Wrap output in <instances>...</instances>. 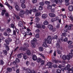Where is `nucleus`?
Returning a JSON list of instances; mask_svg holds the SVG:
<instances>
[{
	"mask_svg": "<svg viewBox=\"0 0 73 73\" xmlns=\"http://www.w3.org/2000/svg\"><path fill=\"white\" fill-rule=\"evenodd\" d=\"M0 63L1 65H3L4 64V62L3 61V60H0Z\"/></svg>",
	"mask_w": 73,
	"mask_h": 73,
	"instance_id": "obj_30",
	"label": "nucleus"
},
{
	"mask_svg": "<svg viewBox=\"0 0 73 73\" xmlns=\"http://www.w3.org/2000/svg\"><path fill=\"white\" fill-rule=\"evenodd\" d=\"M45 3L47 5H49V4H50V2H49V1H46L45 2Z\"/></svg>",
	"mask_w": 73,
	"mask_h": 73,
	"instance_id": "obj_37",
	"label": "nucleus"
},
{
	"mask_svg": "<svg viewBox=\"0 0 73 73\" xmlns=\"http://www.w3.org/2000/svg\"><path fill=\"white\" fill-rule=\"evenodd\" d=\"M21 6L23 8H26V6H25V5L24 3H22V4L21 5Z\"/></svg>",
	"mask_w": 73,
	"mask_h": 73,
	"instance_id": "obj_26",
	"label": "nucleus"
},
{
	"mask_svg": "<svg viewBox=\"0 0 73 73\" xmlns=\"http://www.w3.org/2000/svg\"><path fill=\"white\" fill-rule=\"evenodd\" d=\"M72 57H73V54L70 53H69L68 55L67 56V60H70V58H72Z\"/></svg>",
	"mask_w": 73,
	"mask_h": 73,
	"instance_id": "obj_4",
	"label": "nucleus"
},
{
	"mask_svg": "<svg viewBox=\"0 0 73 73\" xmlns=\"http://www.w3.org/2000/svg\"><path fill=\"white\" fill-rule=\"evenodd\" d=\"M32 11L33 12H35L36 11V7H33V9Z\"/></svg>",
	"mask_w": 73,
	"mask_h": 73,
	"instance_id": "obj_36",
	"label": "nucleus"
},
{
	"mask_svg": "<svg viewBox=\"0 0 73 73\" xmlns=\"http://www.w3.org/2000/svg\"><path fill=\"white\" fill-rule=\"evenodd\" d=\"M24 46L25 48L29 47V44L28 43H25L24 44Z\"/></svg>",
	"mask_w": 73,
	"mask_h": 73,
	"instance_id": "obj_27",
	"label": "nucleus"
},
{
	"mask_svg": "<svg viewBox=\"0 0 73 73\" xmlns=\"http://www.w3.org/2000/svg\"><path fill=\"white\" fill-rule=\"evenodd\" d=\"M48 27L50 31H52V29H53V26L50 25H49Z\"/></svg>",
	"mask_w": 73,
	"mask_h": 73,
	"instance_id": "obj_13",
	"label": "nucleus"
},
{
	"mask_svg": "<svg viewBox=\"0 0 73 73\" xmlns=\"http://www.w3.org/2000/svg\"><path fill=\"white\" fill-rule=\"evenodd\" d=\"M43 24L44 25H48V24H49V22L47 21H46L44 22Z\"/></svg>",
	"mask_w": 73,
	"mask_h": 73,
	"instance_id": "obj_28",
	"label": "nucleus"
},
{
	"mask_svg": "<svg viewBox=\"0 0 73 73\" xmlns=\"http://www.w3.org/2000/svg\"><path fill=\"white\" fill-rule=\"evenodd\" d=\"M32 9L30 10L29 11L28 10H26V14L27 15H28V14L30 13V14H31V12H32Z\"/></svg>",
	"mask_w": 73,
	"mask_h": 73,
	"instance_id": "obj_7",
	"label": "nucleus"
},
{
	"mask_svg": "<svg viewBox=\"0 0 73 73\" xmlns=\"http://www.w3.org/2000/svg\"><path fill=\"white\" fill-rule=\"evenodd\" d=\"M5 41L7 45H9V42L7 39H6L5 40Z\"/></svg>",
	"mask_w": 73,
	"mask_h": 73,
	"instance_id": "obj_25",
	"label": "nucleus"
},
{
	"mask_svg": "<svg viewBox=\"0 0 73 73\" xmlns=\"http://www.w3.org/2000/svg\"><path fill=\"white\" fill-rule=\"evenodd\" d=\"M36 27L37 28H41V26H40V25L39 24H37V23L36 24Z\"/></svg>",
	"mask_w": 73,
	"mask_h": 73,
	"instance_id": "obj_43",
	"label": "nucleus"
},
{
	"mask_svg": "<svg viewBox=\"0 0 73 73\" xmlns=\"http://www.w3.org/2000/svg\"><path fill=\"white\" fill-rule=\"evenodd\" d=\"M26 53H25L23 56V58L25 60H26L27 58V55H26Z\"/></svg>",
	"mask_w": 73,
	"mask_h": 73,
	"instance_id": "obj_17",
	"label": "nucleus"
},
{
	"mask_svg": "<svg viewBox=\"0 0 73 73\" xmlns=\"http://www.w3.org/2000/svg\"><path fill=\"white\" fill-rule=\"evenodd\" d=\"M70 20H73V16H72V15H71L70 16Z\"/></svg>",
	"mask_w": 73,
	"mask_h": 73,
	"instance_id": "obj_62",
	"label": "nucleus"
},
{
	"mask_svg": "<svg viewBox=\"0 0 73 73\" xmlns=\"http://www.w3.org/2000/svg\"><path fill=\"white\" fill-rule=\"evenodd\" d=\"M43 9V7L41 6H40L39 7V9L40 11H42Z\"/></svg>",
	"mask_w": 73,
	"mask_h": 73,
	"instance_id": "obj_45",
	"label": "nucleus"
},
{
	"mask_svg": "<svg viewBox=\"0 0 73 73\" xmlns=\"http://www.w3.org/2000/svg\"><path fill=\"white\" fill-rule=\"evenodd\" d=\"M19 27H23V23H22V22L20 21L19 22Z\"/></svg>",
	"mask_w": 73,
	"mask_h": 73,
	"instance_id": "obj_16",
	"label": "nucleus"
},
{
	"mask_svg": "<svg viewBox=\"0 0 73 73\" xmlns=\"http://www.w3.org/2000/svg\"><path fill=\"white\" fill-rule=\"evenodd\" d=\"M27 54L28 56H30L31 55V51L30 50H28L27 52Z\"/></svg>",
	"mask_w": 73,
	"mask_h": 73,
	"instance_id": "obj_34",
	"label": "nucleus"
},
{
	"mask_svg": "<svg viewBox=\"0 0 73 73\" xmlns=\"http://www.w3.org/2000/svg\"><path fill=\"white\" fill-rule=\"evenodd\" d=\"M73 43V42H72V41H69L68 42V44H69V45H70V44H72Z\"/></svg>",
	"mask_w": 73,
	"mask_h": 73,
	"instance_id": "obj_52",
	"label": "nucleus"
},
{
	"mask_svg": "<svg viewBox=\"0 0 73 73\" xmlns=\"http://www.w3.org/2000/svg\"><path fill=\"white\" fill-rule=\"evenodd\" d=\"M35 21L36 22H38L40 21V18L38 17H36L35 19Z\"/></svg>",
	"mask_w": 73,
	"mask_h": 73,
	"instance_id": "obj_21",
	"label": "nucleus"
},
{
	"mask_svg": "<svg viewBox=\"0 0 73 73\" xmlns=\"http://www.w3.org/2000/svg\"><path fill=\"white\" fill-rule=\"evenodd\" d=\"M57 73H61V70H57Z\"/></svg>",
	"mask_w": 73,
	"mask_h": 73,
	"instance_id": "obj_64",
	"label": "nucleus"
},
{
	"mask_svg": "<svg viewBox=\"0 0 73 73\" xmlns=\"http://www.w3.org/2000/svg\"><path fill=\"white\" fill-rule=\"evenodd\" d=\"M7 31L8 32L10 33L11 32V30L9 28H8L7 29Z\"/></svg>",
	"mask_w": 73,
	"mask_h": 73,
	"instance_id": "obj_48",
	"label": "nucleus"
},
{
	"mask_svg": "<svg viewBox=\"0 0 73 73\" xmlns=\"http://www.w3.org/2000/svg\"><path fill=\"white\" fill-rule=\"evenodd\" d=\"M64 42H67L68 41V38L66 37L65 38V39H64Z\"/></svg>",
	"mask_w": 73,
	"mask_h": 73,
	"instance_id": "obj_55",
	"label": "nucleus"
},
{
	"mask_svg": "<svg viewBox=\"0 0 73 73\" xmlns=\"http://www.w3.org/2000/svg\"><path fill=\"white\" fill-rule=\"evenodd\" d=\"M56 52L58 54H61V51L58 49H57Z\"/></svg>",
	"mask_w": 73,
	"mask_h": 73,
	"instance_id": "obj_31",
	"label": "nucleus"
},
{
	"mask_svg": "<svg viewBox=\"0 0 73 73\" xmlns=\"http://www.w3.org/2000/svg\"><path fill=\"white\" fill-rule=\"evenodd\" d=\"M16 61L17 62H20V60L18 58H16Z\"/></svg>",
	"mask_w": 73,
	"mask_h": 73,
	"instance_id": "obj_46",
	"label": "nucleus"
},
{
	"mask_svg": "<svg viewBox=\"0 0 73 73\" xmlns=\"http://www.w3.org/2000/svg\"><path fill=\"white\" fill-rule=\"evenodd\" d=\"M39 5L41 6H43L44 5V3L43 2H41L39 3Z\"/></svg>",
	"mask_w": 73,
	"mask_h": 73,
	"instance_id": "obj_38",
	"label": "nucleus"
},
{
	"mask_svg": "<svg viewBox=\"0 0 73 73\" xmlns=\"http://www.w3.org/2000/svg\"><path fill=\"white\" fill-rule=\"evenodd\" d=\"M66 66L68 67V69H70V67H71V66H70V64H68Z\"/></svg>",
	"mask_w": 73,
	"mask_h": 73,
	"instance_id": "obj_59",
	"label": "nucleus"
},
{
	"mask_svg": "<svg viewBox=\"0 0 73 73\" xmlns=\"http://www.w3.org/2000/svg\"><path fill=\"white\" fill-rule=\"evenodd\" d=\"M26 35H29V36H32V33H30L29 34V32H27L25 33Z\"/></svg>",
	"mask_w": 73,
	"mask_h": 73,
	"instance_id": "obj_22",
	"label": "nucleus"
},
{
	"mask_svg": "<svg viewBox=\"0 0 73 73\" xmlns=\"http://www.w3.org/2000/svg\"><path fill=\"white\" fill-rule=\"evenodd\" d=\"M44 62H45V61H44V60H42V61H41V65H42V66L43 65H44Z\"/></svg>",
	"mask_w": 73,
	"mask_h": 73,
	"instance_id": "obj_40",
	"label": "nucleus"
},
{
	"mask_svg": "<svg viewBox=\"0 0 73 73\" xmlns=\"http://www.w3.org/2000/svg\"><path fill=\"white\" fill-rule=\"evenodd\" d=\"M68 10L70 11H73V6L71 5L69 6L68 7Z\"/></svg>",
	"mask_w": 73,
	"mask_h": 73,
	"instance_id": "obj_8",
	"label": "nucleus"
},
{
	"mask_svg": "<svg viewBox=\"0 0 73 73\" xmlns=\"http://www.w3.org/2000/svg\"><path fill=\"white\" fill-rule=\"evenodd\" d=\"M3 52L5 54V55H7L8 53L7 52V51L6 50H3Z\"/></svg>",
	"mask_w": 73,
	"mask_h": 73,
	"instance_id": "obj_32",
	"label": "nucleus"
},
{
	"mask_svg": "<svg viewBox=\"0 0 73 73\" xmlns=\"http://www.w3.org/2000/svg\"><path fill=\"white\" fill-rule=\"evenodd\" d=\"M25 13V12L24 10H21L20 11V12L19 13L18 15L20 16H21L24 15Z\"/></svg>",
	"mask_w": 73,
	"mask_h": 73,
	"instance_id": "obj_3",
	"label": "nucleus"
},
{
	"mask_svg": "<svg viewBox=\"0 0 73 73\" xmlns=\"http://www.w3.org/2000/svg\"><path fill=\"white\" fill-rule=\"evenodd\" d=\"M45 41L43 42V45L44 47H48V45L46 44V42L47 41V43L48 44H51L52 42V39L51 36H48L47 39H45Z\"/></svg>",
	"mask_w": 73,
	"mask_h": 73,
	"instance_id": "obj_1",
	"label": "nucleus"
},
{
	"mask_svg": "<svg viewBox=\"0 0 73 73\" xmlns=\"http://www.w3.org/2000/svg\"><path fill=\"white\" fill-rule=\"evenodd\" d=\"M32 58L33 59L34 61H36V60H37V56L35 55H33Z\"/></svg>",
	"mask_w": 73,
	"mask_h": 73,
	"instance_id": "obj_9",
	"label": "nucleus"
},
{
	"mask_svg": "<svg viewBox=\"0 0 73 73\" xmlns=\"http://www.w3.org/2000/svg\"><path fill=\"white\" fill-rule=\"evenodd\" d=\"M62 35L64 37H66V34L65 33H62Z\"/></svg>",
	"mask_w": 73,
	"mask_h": 73,
	"instance_id": "obj_61",
	"label": "nucleus"
},
{
	"mask_svg": "<svg viewBox=\"0 0 73 73\" xmlns=\"http://www.w3.org/2000/svg\"><path fill=\"white\" fill-rule=\"evenodd\" d=\"M53 39H57V38H58V37H57V35H55L54 36V37H53Z\"/></svg>",
	"mask_w": 73,
	"mask_h": 73,
	"instance_id": "obj_57",
	"label": "nucleus"
},
{
	"mask_svg": "<svg viewBox=\"0 0 73 73\" xmlns=\"http://www.w3.org/2000/svg\"><path fill=\"white\" fill-rule=\"evenodd\" d=\"M70 71L73 72V67L69 69V72H70Z\"/></svg>",
	"mask_w": 73,
	"mask_h": 73,
	"instance_id": "obj_60",
	"label": "nucleus"
},
{
	"mask_svg": "<svg viewBox=\"0 0 73 73\" xmlns=\"http://www.w3.org/2000/svg\"><path fill=\"white\" fill-rule=\"evenodd\" d=\"M39 50L40 51V52H42V51H43V50H44V49L42 47H39Z\"/></svg>",
	"mask_w": 73,
	"mask_h": 73,
	"instance_id": "obj_39",
	"label": "nucleus"
},
{
	"mask_svg": "<svg viewBox=\"0 0 73 73\" xmlns=\"http://www.w3.org/2000/svg\"><path fill=\"white\" fill-rule=\"evenodd\" d=\"M32 2L33 4H35L37 3V0H32Z\"/></svg>",
	"mask_w": 73,
	"mask_h": 73,
	"instance_id": "obj_47",
	"label": "nucleus"
},
{
	"mask_svg": "<svg viewBox=\"0 0 73 73\" xmlns=\"http://www.w3.org/2000/svg\"><path fill=\"white\" fill-rule=\"evenodd\" d=\"M7 40H8L9 42H12V40L10 38H7Z\"/></svg>",
	"mask_w": 73,
	"mask_h": 73,
	"instance_id": "obj_53",
	"label": "nucleus"
},
{
	"mask_svg": "<svg viewBox=\"0 0 73 73\" xmlns=\"http://www.w3.org/2000/svg\"><path fill=\"white\" fill-rule=\"evenodd\" d=\"M16 11H20V7L18 5H16L15 7Z\"/></svg>",
	"mask_w": 73,
	"mask_h": 73,
	"instance_id": "obj_12",
	"label": "nucleus"
},
{
	"mask_svg": "<svg viewBox=\"0 0 73 73\" xmlns=\"http://www.w3.org/2000/svg\"><path fill=\"white\" fill-rule=\"evenodd\" d=\"M20 31L22 34H24L25 33V31L23 30L20 29Z\"/></svg>",
	"mask_w": 73,
	"mask_h": 73,
	"instance_id": "obj_42",
	"label": "nucleus"
},
{
	"mask_svg": "<svg viewBox=\"0 0 73 73\" xmlns=\"http://www.w3.org/2000/svg\"><path fill=\"white\" fill-rule=\"evenodd\" d=\"M6 12V10H2V12L1 13V15L2 16H4V14Z\"/></svg>",
	"mask_w": 73,
	"mask_h": 73,
	"instance_id": "obj_18",
	"label": "nucleus"
},
{
	"mask_svg": "<svg viewBox=\"0 0 73 73\" xmlns=\"http://www.w3.org/2000/svg\"><path fill=\"white\" fill-rule=\"evenodd\" d=\"M6 17H9V14L8 13H6L5 14Z\"/></svg>",
	"mask_w": 73,
	"mask_h": 73,
	"instance_id": "obj_51",
	"label": "nucleus"
},
{
	"mask_svg": "<svg viewBox=\"0 0 73 73\" xmlns=\"http://www.w3.org/2000/svg\"><path fill=\"white\" fill-rule=\"evenodd\" d=\"M52 63L51 62H49L48 63H47V65L48 66H50L48 67L49 68H52Z\"/></svg>",
	"mask_w": 73,
	"mask_h": 73,
	"instance_id": "obj_11",
	"label": "nucleus"
},
{
	"mask_svg": "<svg viewBox=\"0 0 73 73\" xmlns=\"http://www.w3.org/2000/svg\"><path fill=\"white\" fill-rule=\"evenodd\" d=\"M7 70H8V71H9V72H12V69L11 68H8Z\"/></svg>",
	"mask_w": 73,
	"mask_h": 73,
	"instance_id": "obj_33",
	"label": "nucleus"
},
{
	"mask_svg": "<svg viewBox=\"0 0 73 73\" xmlns=\"http://www.w3.org/2000/svg\"><path fill=\"white\" fill-rule=\"evenodd\" d=\"M41 59L40 58H39L37 60V62H40V61H41Z\"/></svg>",
	"mask_w": 73,
	"mask_h": 73,
	"instance_id": "obj_54",
	"label": "nucleus"
},
{
	"mask_svg": "<svg viewBox=\"0 0 73 73\" xmlns=\"http://www.w3.org/2000/svg\"><path fill=\"white\" fill-rule=\"evenodd\" d=\"M39 34H36L35 35V37H36V38H39Z\"/></svg>",
	"mask_w": 73,
	"mask_h": 73,
	"instance_id": "obj_49",
	"label": "nucleus"
},
{
	"mask_svg": "<svg viewBox=\"0 0 73 73\" xmlns=\"http://www.w3.org/2000/svg\"><path fill=\"white\" fill-rule=\"evenodd\" d=\"M6 49L7 51H9V47L8 45H7L6 44H5Z\"/></svg>",
	"mask_w": 73,
	"mask_h": 73,
	"instance_id": "obj_15",
	"label": "nucleus"
},
{
	"mask_svg": "<svg viewBox=\"0 0 73 73\" xmlns=\"http://www.w3.org/2000/svg\"><path fill=\"white\" fill-rule=\"evenodd\" d=\"M40 15H41V13L40 12L36 13L35 16L36 17H37L38 16H39Z\"/></svg>",
	"mask_w": 73,
	"mask_h": 73,
	"instance_id": "obj_24",
	"label": "nucleus"
},
{
	"mask_svg": "<svg viewBox=\"0 0 73 73\" xmlns=\"http://www.w3.org/2000/svg\"><path fill=\"white\" fill-rule=\"evenodd\" d=\"M52 8V6L50 5H48L47 7V9H51Z\"/></svg>",
	"mask_w": 73,
	"mask_h": 73,
	"instance_id": "obj_23",
	"label": "nucleus"
},
{
	"mask_svg": "<svg viewBox=\"0 0 73 73\" xmlns=\"http://www.w3.org/2000/svg\"><path fill=\"white\" fill-rule=\"evenodd\" d=\"M49 15L50 17H56V15L53 13H50L49 14Z\"/></svg>",
	"mask_w": 73,
	"mask_h": 73,
	"instance_id": "obj_6",
	"label": "nucleus"
},
{
	"mask_svg": "<svg viewBox=\"0 0 73 73\" xmlns=\"http://www.w3.org/2000/svg\"><path fill=\"white\" fill-rule=\"evenodd\" d=\"M31 46L32 48H35L36 47V44H35L34 41H33V40H31Z\"/></svg>",
	"mask_w": 73,
	"mask_h": 73,
	"instance_id": "obj_5",
	"label": "nucleus"
},
{
	"mask_svg": "<svg viewBox=\"0 0 73 73\" xmlns=\"http://www.w3.org/2000/svg\"><path fill=\"white\" fill-rule=\"evenodd\" d=\"M20 2L22 4H24L25 3V0H20Z\"/></svg>",
	"mask_w": 73,
	"mask_h": 73,
	"instance_id": "obj_44",
	"label": "nucleus"
},
{
	"mask_svg": "<svg viewBox=\"0 0 73 73\" xmlns=\"http://www.w3.org/2000/svg\"><path fill=\"white\" fill-rule=\"evenodd\" d=\"M26 72L28 73H37L35 72L34 70H31L29 68H27L26 70Z\"/></svg>",
	"mask_w": 73,
	"mask_h": 73,
	"instance_id": "obj_2",
	"label": "nucleus"
},
{
	"mask_svg": "<svg viewBox=\"0 0 73 73\" xmlns=\"http://www.w3.org/2000/svg\"><path fill=\"white\" fill-rule=\"evenodd\" d=\"M22 55H23V54L21 53L19 54H18L17 55V57L19 58H21L22 57Z\"/></svg>",
	"mask_w": 73,
	"mask_h": 73,
	"instance_id": "obj_14",
	"label": "nucleus"
},
{
	"mask_svg": "<svg viewBox=\"0 0 73 73\" xmlns=\"http://www.w3.org/2000/svg\"><path fill=\"white\" fill-rule=\"evenodd\" d=\"M56 46L57 48H59L60 47V45H59V43H57L56 44Z\"/></svg>",
	"mask_w": 73,
	"mask_h": 73,
	"instance_id": "obj_29",
	"label": "nucleus"
},
{
	"mask_svg": "<svg viewBox=\"0 0 73 73\" xmlns=\"http://www.w3.org/2000/svg\"><path fill=\"white\" fill-rule=\"evenodd\" d=\"M54 19L55 21H57V20H59L58 17H55V18H54Z\"/></svg>",
	"mask_w": 73,
	"mask_h": 73,
	"instance_id": "obj_63",
	"label": "nucleus"
},
{
	"mask_svg": "<svg viewBox=\"0 0 73 73\" xmlns=\"http://www.w3.org/2000/svg\"><path fill=\"white\" fill-rule=\"evenodd\" d=\"M47 17H48V15H47L46 14H44L42 15V19H46Z\"/></svg>",
	"mask_w": 73,
	"mask_h": 73,
	"instance_id": "obj_10",
	"label": "nucleus"
},
{
	"mask_svg": "<svg viewBox=\"0 0 73 73\" xmlns=\"http://www.w3.org/2000/svg\"><path fill=\"white\" fill-rule=\"evenodd\" d=\"M11 28H12L13 29L14 28H16V27L15 26V25L13 24H11Z\"/></svg>",
	"mask_w": 73,
	"mask_h": 73,
	"instance_id": "obj_41",
	"label": "nucleus"
},
{
	"mask_svg": "<svg viewBox=\"0 0 73 73\" xmlns=\"http://www.w3.org/2000/svg\"><path fill=\"white\" fill-rule=\"evenodd\" d=\"M71 29V26H68L67 27V29L68 30H70Z\"/></svg>",
	"mask_w": 73,
	"mask_h": 73,
	"instance_id": "obj_58",
	"label": "nucleus"
},
{
	"mask_svg": "<svg viewBox=\"0 0 73 73\" xmlns=\"http://www.w3.org/2000/svg\"><path fill=\"white\" fill-rule=\"evenodd\" d=\"M13 35H16V31L14 30L13 31Z\"/></svg>",
	"mask_w": 73,
	"mask_h": 73,
	"instance_id": "obj_56",
	"label": "nucleus"
},
{
	"mask_svg": "<svg viewBox=\"0 0 73 73\" xmlns=\"http://www.w3.org/2000/svg\"><path fill=\"white\" fill-rule=\"evenodd\" d=\"M68 48H69L70 49H72V48H73V45H71L69 46H68Z\"/></svg>",
	"mask_w": 73,
	"mask_h": 73,
	"instance_id": "obj_50",
	"label": "nucleus"
},
{
	"mask_svg": "<svg viewBox=\"0 0 73 73\" xmlns=\"http://www.w3.org/2000/svg\"><path fill=\"white\" fill-rule=\"evenodd\" d=\"M62 58V59L64 60H66L67 59V56L66 57V55H64L63 56Z\"/></svg>",
	"mask_w": 73,
	"mask_h": 73,
	"instance_id": "obj_20",
	"label": "nucleus"
},
{
	"mask_svg": "<svg viewBox=\"0 0 73 73\" xmlns=\"http://www.w3.org/2000/svg\"><path fill=\"white\" fill-rule=\"evenodd\" d=\"M15 17H16V18L17 19V20H19V19H20V17L18 16V15H16V14H14V15Z\"/></svg>",
	"mask_w": 73,
	"mask_h": 73,
	"instance_id": "obj_35",
	"label": "nucleus"
},
{
	"mask_svg": "<svg viewBox=\"0 0 73 73\" xmlns=\"http://www.w3.org/2000/svg\"><path fill=\"white\" fill-rule=\"evenodd\" d=\"M58 0H51V2L52 3L55 2L56 4H58Z\"/></svg>",
	"mask_w": 73,
	"mask_h": 73,
	"instance_id": "obj_19",
	"label": "nucleus"
}]
</instances>
